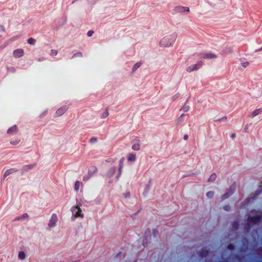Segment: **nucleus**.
Wrapping results in <instances>:
<instances>
[{
  "mask_svg": "<svg viewBox=\"0 0 262 262\" xmlns=\"http://www.w3.org/2000/svg\"><path fill=\"white\" fill-rule=\"evenodd\" d=\"M177 37L176 34L171 35L163 37L160 42L161 47H169L173 45Z\"/></svg>",
  "mask_w": 262,
  "mask_h": 262,
  "instance_id": "1",
  "label": "nucleus"
},
{
  "mask_svg": "<svg viewBox=\"0 0 262 262\" xmlns=\"http://www.w3.org/2000/svg\"><path fill=\"white\" fill-rule=\"evenodd\" d=\"M71 211L72 212V215L75 217H83V214L81 213V210L80 208L78 206H74L71 208Z\"/></svg>",
  "mask_w": 262,
  "mask_h": 262,
  "instance_id": "2",
  "label": "nucleus"
},
{
  "mask_svg": "<svg viewBox=\"0 0 262 262\" xmlns=\"http://www.w3.org/2000/svg\"><path fill=\"white\" fill-rule=\"evenodd\" d=\"M199 55L201 58L203 59H210L217 58L216 55L211 52L201 53Z\"/></svg>",
  "mask_w": 262,
  "mask_h": 262,
  "instance_id": "3",
  "label": "nucleus"
},
{
  "mask_svg": "<svg viewBox=\"0 0 262 262\" xmlns=\"http://www.w3.org/2000/svg\"><path fill=\"white\" fill-rule=\"evenodd\" d=\"M202 66V62L200 61L195 64H192L189 66L187 69L186 71L189 73H191L194 71H197L201 68Z\"/></svg>",
  "mask_w": 262,
  "mask_h": 262,
  "instance_id": "4",
  "label": "nucleus"
},
{
  "mask_svg": "<svg viewBox=\"0 0 262 262\" xmlns=\"http://www.w3.org/2000/svg\"><path fill=\"white\" fill-rule=\"evenodd\" d=\"M58 221V217L55 213L52 214L51 219L49 220L48 223V226L49 228H52L54 227L56 225V223Z\"/></svg>",
  "mask_w": 262,
  "mask_h": 262,
  "instance_id": "5",
  "label": "nucleus"
},
{
  "mask_svg": "<svg viewBox=\"0 0 262 262\" xmlns=\"http://www.w3.org/2000/svg\"><path fill=\"white\" fill-rule=\"evenodd\" d=\"M261 220L262 216L259 215L253 216H249L247 219L248 223L252 224H257L260 222Z\"/></svg>",
  "mask_w": 262,
  "mask_h": 262,
  "instance_id": "6",
  "label": "nucleus"
},
{
  "mask_svg": "<svg viewBox=\"0 0 262 262\" xmlns=\"http://www.w3.org/2000/svg\"><path fill=\"white\" fill-rule=\"evenodd\" d=\"M69 107L67 105H64L60 107L55 113V117H59L64 114L68 110Z\"/></svg>",
  "mask_w": 262,
  "mask_h": 262,
  "instance_id": "7",
  "label": "nucleus"
},
{
  "mask_svg": "<svg viewBox=\"0 0 262 262\" xmlns=\"http://www.w3.org/2000/svg\"><path fill=\"white\" fill-rule=\"evenodd\" d=\"M174 11L176 13H181L183 12H189L190 11V9L189 7L179 6H177L174 8Z\"/></svg>",
  "mask_w": 262,
  "mask_h": 262,
  "instance_id": "8",
  "label": "nucleus"
},
{
  "mask_svg": "<svg viewBox=\"0 0 262 262\" xmlns=\"http://www.w3.org/2000/svg\"><path fill=\"white\" fill-rule=\"evenodd\" d=\"M24 50L21 49H16L13 51V55L15 58H19L23 56Z\"/></svg>",
  "mask_w": 262,
  "mask_h": 262,
  "instance_id": "9",
  "label": "nucleus"
},
{
  "mask_svg": "<svg viewBox=\"0 0 262 262\" xmlns=\"http://www.w3.org/2000/svg\"><path fill=\"white\" fill-rule=\"evenodd\" d=\"M140 141L139 139H136L134 140V144L132 145V148L134 150L138 151L140 149Z\"/></svg>",
  "mask_w": 262,
  "mask_h": 262,
  "instance_id": "10",
  "label": "nucleus"
},
{
  "mask_svg": "<svg viewBox=\"0 0 262 262\" xmlns=\"http://www.w3.org/2000/svg\"><path fill=\"white\" fill-rule=\"evenodd\" d=\"M7 133L9 134H13V133H16L17 132V126L16 125H14L13 126H12V127H10L8 130H7Z\"/></svg>",
  "mask_w": 262,
  "mask_h": 262,
  "instance_id": "11",
  "label": "nucleus"
},
{
  "mask_svg": "<svg viewBox=\"0 0 262 262\" xmlns=\"http://www.w3.org/2000/svg\"><path fill=\"white\" fill-rule=\"evenodd\" d=\"M16 171H17V170L16 169H14V168H11V169H8L5 172L4 177V178H5L7 177H8V176H9L10 174H11V173H13Z\"/></svg>",
  "mask_w": 262,
  "mask_h": 262,
  "instance_id": "12",
  "label": "nucleus"
},
{
  "mask_svg": "<svg viewBox=\"0 0 262 262\" xmlns=\"http://www.w3.org/2000/svg\"><path fill=\"white\" fill-rule=\"evenodd\" d=\"M35 165L36 164H29L23 166V172H26L33 168L35 166Z\"/></svg>",
  "mask_w": 262,
  "mask_h": 262,
  "instance_id": "13",
  "label": "nucleus"
},
{
  "mask_svg": "<svg viewBox=\"0 0 262 262\" xmlns=\"http://www.w3.org/2000/svg\"><path fill=\"white\" fill-rule=\"evenodd\" d=\"M136 159V156L134 154L129 153L128 155L127 161L129 162L135 161Z\"/></svg>",
  "mask_w": 262,
  "mask_h": 262,
  "instance_id": "14",
  "label": "nucleus"
},
{
  "mask_svg": "<svg viewBox=\"0 0 262 262\" xmlns=\"http://www.w3.org/2000/svg\"><path fill=\"white\" fill-rule=\"evenodd\" d=\"M262 112V108H260L258 109H256L254 110L251 114V116L252 118L255 117L258 115L260 114Z\"/></svg>",
  "mask_w": 262,
  "mask_h": 262,
  "instance_id": "15",
  "label": "nucleus"
},
{
  "mask_svg": "<svg viewBox=\"0 0 262 262\" xmlns=\"http://www.w3.org/2000/svg\"><path fill=\"white\" fill-rule=\"evenodd\" d=\"M208 251L207 250H202L199 252V255L202 257H206L208 254Z\"/></svg>",
  "mask_w": 262,
  "mask_h": 262,
  "instance_id": "16",
  "label": "nucleus"
},
{
  "mask_svg": "<svg viewBox=\"0 0 262 262\" xmlns=\"http://www.w3.org/2000/svg\"><path fill=\"white\" fill-rule=\"evenodd\" d=\"M29 217L28 214L26 213L23 214L22 215H20L19 216L16 217L15 218L14 221H19V220H23L25 219V218H28Z\"/></svg>",
  "mask_w": 262,
  "mask_h": 262,
  "instance_id": "17",
  "label": "nucleus"
},
{
  "mask_svg": "<svg viewBox=\"0 0 262 262\" xmlns=\"http://www.w3.org/2000/svg\"><path fill=\"white\" fill-rule=\"evenodd\" d=\"M233 192V191L231 190V191L227 192L225 193L224 194H223L222 196V200H224L225 199H226L228 198L229 196H230Z\"/></svg>",
  "mask_w": 262,
  "mask_h": 262,
  "instance_id": "18",
  "label": "nucleus"
},
{
  "mask_svg": "<svg viewBox=\"0 0 262 262\" xmlns=\"http://www.w3.org/2000/svg\"><path fill=\"white\" fill-rule=\"evenodd\" d=\"M124 161V158H121L119 161V174H121V170H122V168H123Z\"/></svg>",
  "mask_w": 262,
  "mask_h": 262,
  "instance_id": "19",
  "label": "nucleus"
},
{
  "mask_svg": "<svg viewBox=\"0 0 262 262\" xmlns=\"http://www.w3.org/2000/svg\"><path fill=\"white\" fill-rule=\"evenodd\" d=\"M216 178V175L215 173H212L208 180V182H211L215 181Z\"/></svg>",
  "mask_w": 262,
  "mask_h": 262,
  "instance_id": "20",
  "label": "nucleus"
},
{
  "mask_svg": "<svg viewBox=\"0 0 262 262\" xmlns=\"http://www.w3.org/2000/svg\"><path fill=\"white\" fill-rule=\"evenodd\" d=\"M109 115L108 109H106L105 111L101 114L100 117L102 119L106 118Z\"/></svg>",
  "mask_w": 262,
  "mask_h": 262,
  "instance_id": "21",
  "label": "nucleus"
},
{
  "mask_svg": "<svg viewBox=\"0 0 262 262\" xmlns=\"http://www.w3.org/2000/svg\"><path fill=\"white\" fill-rule=\"evenodd\" d=\"M91 172V170H89L88 175L85 176L83 177V180L84 181L88 180L92 177V173Z\"/></svg>",
  "mask_w": 262,
  "mask_h": 262,
  "instance_id": "22",
  "label": "nucleus"
},
{
  "mask_svg": "<svg viewBox=\"0 0 262 262\" xmlns=\"http://www.w3.org/2000/svg\"><path fill=\"white\" fill-rule=\"evenodd\" d=\"M141 65V62H137L136 63L133 67V72H135L136 71Z\"/></svg>",
  "mask_w": 262,
  "mask_h": 262,
  "instance_id": "23",
  "label": "nucleus"
},
{
  "mask_svg": "<svg viewBox=\"0 0 262 262\" xmlns=\"http://www.w3.org/2000/svg\"><path fill=\"white\" fill-rule=\"evenodd\" d=\"M18 257L20 259H24L26 257V254L23 251H20L18 253Z\"/></svg>",
  "mask_w": 262,
  "mask_h": 262,
  "instance_id": "24",
  "label": "nucleus"
},
{
  "mask_svg": "<svg viewBox=\"0 0 262 262\" xmlns=\"http://www.w3.org/2000/svg\"><path fill=\"white\" fill-rule=\"evenodd\" d=\"M27 42L32 45H34L36 42V40L33 38H30L28 39Z\"/></svg>",
  "mask_w": 262,
  "mask_h": 262,
  "instance_id": "25",
  "label": "nucleus"
},
{
  "mask_svg": "<svg viewBox=\"0 0 262 262\" xmlns=\"http://www.w3.org/2000/svg\"><path fill=\"white\" fill-rule=\"evenodd\" d=\"M80 183L79 181H76L75 182L74 189L76 191H77L79 190V187H80Z\"/></svg>",
  "mask_w": 262,
  "mask_h": 262,
  "instance_id": "26",
  "label": "nucleus"
},
{
  "mask_svg": "<svg viewBox=\"0 0 262 262\" xmlns=\"http://www.w3.org/2000/svg\"><path fill=\"white\" fill-rule=\"evenodd\" d=\"M97 168L95 166H92L91 167L89 170H91V173H92V176L97 171Z\"/></svg>",
  "mask_w": 262,
  "mask_h": 262,
  "instance_id": "27",
  "label": "nucleus"
},
{
  "mask_svg": "<svg viewBox=\"0 0 262 262\" xmlns=\"http://www.w3.org/2000/svg\"><path fill=\"white\" fill-rule=\"evenodd\" d=\"M184 114H182L177 120V124H179L183 121Z\"/></svg>",
  "mask_w": 262,
  "mask_h": 262,
  "instance_id": "28",
  "label": "nucleus"
},
{
  "mask_svg": "<svg viewBox=\"0 0 262 262\" xmlns=\"http://www.w3.org/2000/svg\"><path fill=\"white\" fill-rule=\"evenodd\" d=\"M227 120V117L226 116H224L220 119H217V120H215V122H218V121H223V122H225Z\"/></svg>",
  "mask_w": 262,
  "mask_h": 262,
  "instance_id": "29",
  "label": "nucleus"
},
{
  "mask_svg": "<svg viewBox=\"0 0 262 262\" xmlns=\"http://www.w3.org/2000/svg\"><path fill=\"white\" fill-rule=\"evenodd\" d=\"M58 54V51L56 50H51L50 55L51 56H56Z\"/></svg>",
  "mask_w": 262,
  "mask_h": 262,
  "instance_id": "30",
  "label": "nucleus"
},
{
  "mask_svg": "<svg viewBox=\"0 0 262 262\" xmlns=\"http://www.w3.org/2000/svg\"><path fill=\"white\" fill-rule=\"evenodd\" d=\"M206 195L208 198H212L213 196V192L212 191H209L207 193Z\"/></svg>",
  "mask_w": 262,
  "mask_h": 262,
  "instance_id": "31",
  "label": "nucleus"
},
{
  "mask_svg": "<svg viewBox=\"0 0 262 262\" xmlns=\"http://www.w3.org/2000/svg\"><path fill=\"white\" fill-rule=\"evenodd\" d=\"M227 248L229 250H232L235 249V246L233 244H230L227 246Z\"/></svg>",
  "mask_w": 262,
  "mask_h": 262,
  "instance_id": "32",
  "label": "nucleus"
},
{
  "mask_svg": "<svg viewBox=\"0 0 262 262\" xmlns=\"http://www.w3.org/2000/svg\"><path fill=\"white\" fill-rule=\"evenodd\" d=\"M19 142H20L19 140H16L15 141H10V143L12 145H17L19 143Z\"/></svg>",
  "mask_w": 262,
  "mask_h": 262,
  "instance_id": "33",
  "label": "nucleus"
},
{
  "mask_svg": "<svg viewBox=\"0 0 262 262\" xmlns=\"http://www.w3.org/2000/svg\"><path fill=\"white\" fill-rule=\"evenodd\" d=\"M115 171H116V168L115 167L112 168L110 169V173H111V174H110V177L112 176L114 174Z\"/></svg>",
  "mask_w": 262,
  "mask_h": 262,
  "instance_id": "34",
  "label": "nucleus"
},
{
  "mask_svg": "<svg viewBox=\"0 0 262 262\" xmlns=\"http://www.w3.org/2000/svg\"><path fill=\"white\" fill-rule=\"evenodd\" d=\"M97 141V138L96 137H93V138H91L90 140V142L91 143H94L95 142H96V141Z\"/></svg>",
  "mask_w": 262,
  "mask_h": 262,
  "instance_id": "35",
  "label": "nucleus"
},
{
  "mask_svg": "<svg viewBox=\"0 0 262 262\" xmlns=\"http://www.w3.org/2000/svg\"><path fill=\"white\" fill-rule=\"evenodd\" d=\"M242 66L244 68H246L249 65V62L248 61L242 62L241 63Z\"/></svg>",
  "mask_w": 262,
  "mask_h": 262,
  "instance_id": "36",
  "label": "nucleus"
},
{
  "mask_svg": "<svg viewBox=\"0 0 262 262\" xmlns=\"http://www.w3.org/2000/svg\"><path fill=\"white\" fill-rule=\"evenodd\" d=\"M189 107L187 105H184L182 107V110L184 112H186L189 110Z\"/></svg>",
  "mask_w": 262,
  "mask_h": 262,
  "instance_id": "37",
  "label": "nucleus"
},
{
  "mask_svg": "<svg viewBox=\"0 0 262 262\" xmlns=\"http://www.w3.org/2000/svg\"><path fill=\"white\" fill-rule=\"evenodd\" d=\"M94 34V31L93 30H89L87 33V35L89 37L92 36Z\"/></svg>",
  "mask_w": 262,
  "mask_h": 262,
  "instance_id": "38",
  "label": "nucleus"
},
{
  "mask_svg": "<svg viewBox=\"0 0 262 262\" xmlns=\"http://www.w3.org/2000/svg\"><path fill=\"white\" fill-rule=\"evenodd\" d=\"M82 53L81 52H78V53H75L73 56V57H76V56H79V57H82Z\"/></svg>",
  "mask_w": 262,
  "mask_h": 262,
  "instance_id": "39",
  "label": "nucleus"
},
{
  "mask_svg": "<svg viewBox=\"0 0 262 262\" xmlns=\"http://www.w3.org/2000/svg\"><path fill=\"white\" fill-rule=\"evenodd\" d=\"M224 209L226 211H228L230 209V207L228 205H225L224 206Z\"/></svg>",
  "mask_w": 262,
  "mask_h": 262,
  "instance_id": "40",
  "label": "nucleus"
},
{
  "mask_svg": "<svg viewBox=\"0 0 262 262\" xmlns=\"http://www.w3.org/2000/svg\"><path fill=\"white\" fill-rule=\"evenodd\" d=\"M0 31L1 32L5 31V27L3 26L0 25Z\"/></svg>",
  "mask_w": 262,
  "mask_h": 262,
  "instance_id": "41",
  "label": "nucleus"
},
{
  "mask_svg": "<svg viewBox=\"0 0 262 262\" xmlns=\"http://www.w3.org/2000/svg\"><path fill=\"white\" fill-rule=\"evenodd\" d=\"M238 225V223H236V222H234V224H233V226L234 228H237Z\"/></svg>",
  "mask_w": 262,
  "mask_h": 262,
  "instance_id": "42",
  "label": "nucleus"
},
{
  "mask_svg": "<svg viewBox=\"0 0 262 262\" xmlns=\"http://www.w3.org/2000/svg\"><path fill=\"white\" fill-rule=\"evenodd\" d=\"M188 138V136L187 135H185L184 136V139L185 140H187Z\"/></svg>",
  "mask_w": 262,
  "mask_h": 262,
  "instance_id": "43",
  "label": "nucleus"
},
{
  "mask_svg": "<svg viewBox=\"0 0 262 262\" xmlns=\"http://www.w3.org/2000/svg\"><path fill=\"white\" fill-rule=\"evenodd\" d=\"M235 133H233V134H232L231 135V137L232 138H235Z\"/></svg>",
  "mask_w": 262,
  "mask_h": 262,
  "instance_id": "44",
  "label": "nucleus"
},
{
  "mask_svg": "<svg viewBox=\"0 0 262 262\" xmlns=\"http://www.w3.org/2000/svg\"><path fill=\"white\" fill-rule=\"evenodd\" d=\"M153 233H154V236H156V229H154L153 230Z\"/></svg>",
  "mask_w": 262,
  "mask_h": 262,
  "instance_id": "45",
  "label": "nucleus"
},
{
  "mask_svg": "<svg viewBox=\"0 0 262 262\" xmlns=\"http://www.w3.org/2000/svg\"><path fill=\"white\" fill-rule=\"evenodd\" d=\"M250 198H248L246 200V201H247V203L249 202L250 200Z\"/></svg>",
  "mask_w": 262,
  "mask_h": 262,
  "instance_id": "46",
  "label": "nucleus"
},
{
  "mask_svg": "<svg viewBox=\"0 0 262 262\" xmlns=\"http://www.w3.org/2000/svg\"><path fill=\"white\" fill-rule=\"evenodd\" d=\"M143 245L144 247H146V243L144 242V241H143Z\"/></svg>",
  "mask_w": 262,
  "mask_h": 262,
  "instance_id": "47",
  "label": "nucleus"
},
{
  "mask_svg": "<svg viewBox=\"0 0 262 262\" xmlns=\"http://www.w3.org/2000/svg\"><path fill=\"white\" fill-rule=\"evenodd\" d=\"M222 262H228V261H222Z\"/></svg>",
  "mask_w": 262,
  "mask_h": 262,
  "instance_id": "48",
  "label": "nucleus"
}]
</instances>
